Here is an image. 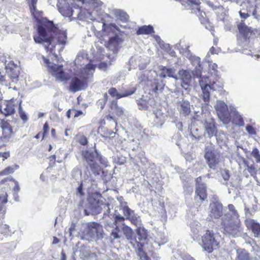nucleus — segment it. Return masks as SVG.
<instances>
[{"instance_id": "f257e3e1", "label": "nucleus", "mask_w": 260, "mask_h": 260, "mask_svg": "<svg viewBox=\"0 0 260 260\" xmlns=\"http://www.w3.org/2000/svg\"><path fill=\"white\" fill-rule=\"evenodd\" d=\"M38 35L34 36V41L38 44L46 43L45 49L52 53L55 58L58 56L55 53V46L53 44V39L56 37L59 44L64 46L66 44L67 36L66 31L58 29L52 21L45 20L37 27Z\"/></svg>"}, {"instance_id": "f03ea898", "label": "nucleus", "mask_w": 260, "mask_h": 260, "mask_svg": "<svg viewBox=\"0 0 260 260\" xmlns=\"http://www.w3.org/2000/svg\"><path fill=\"white\" fill-rule=\"evenodd\" d=\"M221 219L224 231L229 236L236 238L245 234L243 232V228L241 227L239 218H231L229 214H224Z\"/></svg>"}, {"instance_id": "7ed1b4c3", "label": "nucleus", "mask_w": 260, "mask_h": 260, "mask_svg": "<svg viewBox=\"0 0 260 260\" xmlns=\"http://www.w3.org/2000/svg\"><path fill=\"white\" fill-rule=\"evenodd\" d=\"M128 18L129 16L125 12L120 9H115V23L118 24V22H126L128 21ZM124 32L121 31L115 24V45L121 44L124 39ZM116 51L115 46V53Z\"/></svg>"}, {"instance_id": "20e7f679", "label": "nucleus", "mask_w": 260, "mask_h": 260, "mask_svg": "<svg viewBox=\"0 0 260 260\" xmlns=\"http://www.w3.org/2000/svg\"><path fill=\"white\" fill-rule=\"evenodd\" d=\"M219 240L218 234L214 233L213 231L207 230L202 236V241L200 243L204 250L211 253L218 246Z\"/></svg>"}, {"instance_id": "39448f33", "label": "nucleus", "mask_w": 260, "mask_h": 260, "mask_svg": "<svg viewBox=\"0 0 260 260\" xmlns=\"http://www.w3.org/2000/svg\"><path fill=\"white\" fill-rule=\"evenodd\" d=\"M43 58L44 62L47 64L49 72L55 78L56 81L67 82L70 79V75L64 71L62 65H57L55 63L51 64L48 59L44 57Z\"/></svg>"}, {"instance_id": "423d86ee", "label": "nucleus", "mask_w": 260, "mask_h": 260, "mask_svg": "<svg viewBox=\"0 0 260 260\" xmlns=\"http://www.w3.org/2000/svg\"><path fill=\"white\" fill-rule=\"evenodd\" d=\"M219 154L215 150L212 144L206 147L204 157L210 169H216L219 162Z\"/></svg>"}, {"instance_id": "0eeeda50", "label": "nucleus", "mask_w": 260, "mask_h": 260, "mask_svg": "<svg viewBox=\"0 0 260 260\" xmlns=\"http://www.w3.org/2000/svg\"><path fill=\"white\" fill-rule=\"evenodd\" d=\"M217 115L220 120L224 124L229 123L231 120L230 114L229 112L227 105L222 101L218 100L215 106Z\"/></svg>"}, {"instance_id": "6e6552de", "label": "nucleus", "mask_w": 260, "mask_h": 260, "mask_svg": "<svg viewBox=\"0 0 260 260\" xmlns=\"http://www.w3.org/2000/svg\"><path fill=\"white\" fill-rule=\"evenodd\" d=\"M192 71L189 70L180 69L178 72V80H180L181 85L187 93L190 91V86L191 85Z\"/></svg>"}, {"instance_id": "1a4fd4ad", "label": "nucleus", "mask_w": 260, "mask_h": 260, "mask_svg": "<svg viewBox=\"0 0 260 260\" xmlns=\"http://www.w3.org/2000/svg\"><path fill=\"white\" fill-rule=\"evenodd\" d=\"M182 41L180 40V42L175 45V48L178 50L181 54L183 55L186 58H188L192 62L193 66L201 67V59L200 57L193 55L190 50L188 49L189 45H181Z\"/></svg>"}, {"instance_id": "9d476101", "label": "nucleus", "mask_w": 260, "mask_h": 260, "mask_svg": "<svg viewBox=\"0 0 260 260\" xmlns=\"http://www.w3.org/2000/svg\"><path fill=\"white\" fill-rule=\"evenodd\" d=\"M121 231L125 235L126 238L128 240H129V243L132 246V242L133 241H136V242H138L135 236H134V233L132 229L130 227L123 224L120 225H116V227L115 228V239H119L120 238L121 236L118 233Z\"/></svg>"}, {"instance_id": "9b49d317", "label": "nucleus", "mask_w": 260, "mask_h": 260, "mask_svg": "<svg viewBox=\"0 0 260 260\" xmlns=\"http://www.w3.org/2000/svg\"><path fill=\"white\" fill-rule=\"evenodd\" d=\"M200 78L199 84L202 91V99L205 104L208 105L210 101V92L209 91L210 84L211 80L209 77L203 76Z\"/></svg>"}, {"instance_id": "f8f14e48", "label": "nucleus", "mask_w": 260, "mask_h": 260, "mask_svg": "<svg viewBox=\"0 0 260 260\" xmlns=\"http://www.w3.org/2000/svg\"><path fill=\"white\" fill-rule=\"evenodd\" d=\"M6 73L9 78L8 81L10 82V84L17 82L20 73L19 68L13 62H9L6 66Z\"/></svg>"}, {"instance_id": "ddd939ff", "label": "nucleus", "mask_w": 260, "mask_h": 260, "mask_svg": "<svg viewBox=\"0 0 260 260\" xmlns=\"http://www.w3.org/2000/svg\"><path fill=\"white\" fill-rule=\"evenodd\" d=\"M26 2L29 6L31 15L38 22L40 23L39 25H40L43 21L47 20L46 19H43L41 21L40 20L42 18L43 12L39 11L37 9L38 0H26Z\"/></svg>"}, {"instance_id": "4468645a", "label": "nucleus", "mask_w": 260, "mask_h": 260, "mask_svg": "<svg viewBox=\"0 0 260 260\" xmlns=\"http://www.w3.org/2000/svg\"><path fill=\"white\" fill-rule=\"evenodd\" d=\"M19 101L20 100L16 99L15 100L14 98L6 101L4 103L5 107L4 108L3 110L2 111V109H1L2 113L5 116L11 115L14 114L16 107L18 105H19V103H17V102Z\"/></svg>"}, {"instance_id": "2eb2a0df", "label": "nucleus", "mask_w": 260, "mask_h": 260, "mask_svg": "<svg viewBox=\"0 0 260 260\" xmlns=\"http://www.w3.org/2000/svg\"><path fill=\"white\" fill-rule=\"evenodd\" d=\"M245 224L248 229L252 231L255 238H260V224L257 221L248 218L245 220Z\"/></svg>"}, {"instance_id": "dca6fc26", "label": "nucleus", "mask_w": 260, "mask_h": 260, "mask_svg": "<svg viewBox=\"0 0 260 260\" xmlns=\"http://www.w3.org/2000/svg\"><path fill=\"white\" fill-rule=\"evenodd\" d=\"M209 216L211 218L217 219L222 215V205L219 202H214L210 204L209 206Z\"/></svg>"}, {"instance_id": "f3484780", "label": "nucleus", "mask_w": 260, "mask_h": 260, "mask_svg": "<svg viewBox=\"0 0 260 260\" xmlns=\"http://www.w3.org/2000/svg\"><path fill=\"white\" fill-rule=\"evenodd\" d=\"M238 28L245 39L256 37V34L258 32L257 29H253L251 27H248L245 24L239 25Z\"/></svg>"}, {"instance_id": "a211bd4d", "label": "nucleus", "mask_w": 260, "mask_h": 260, "mask_svg": "<svg viewBox=\"0 0 260 260\" xmlns=\"http://www.w3.org/2000/svg\"><path fill=\"white\" fill-rule=\"evenodd\" d=\"M124 215L128 219L135 225L137 228L141 226L142 225L141 220L140 217L136 214L134 211L129 209H126L123 213Z\"/></svg>"}, {"instance_id": "6ab92c4d", "label": "nucleus", "mask_w": 260, "mask_h": 260, "mask_svg": "<svg viewBox=\"0 0 260 260\" xmlns=\"http://www.w3.org/2000/svg\"><path fill=\"white\" fill-rule=\"evenodd\" d=\"M204 127L206 133L209 138L215 135L217 132L215 121L212 118L209 117L205 120Z\"/></svg>"}, {"instance_id": "aec40b11", "label": "nucleus", "mask_w": 260, "mask_h": 260, "mask_svg": "<svg viewBox=\"0 0 260 260\" xmlns=\"http://www.w3.org/2000/svg\"><path fill=\"white\" fill-rule=\"evenodd\" d=\"M159 76L162 78H165L167 77L173 78L176 80H178L177 76L175 75L176 69L174 68H168L164 66L159 67Z\"/></svg>"}, {"instance_id": "412c9836", "label": "nucleus", "mask_w": 260, "mask_h": 260, "mask_svg": "<svg viewBox=\"0 0 260 260\" xmlns=\"http://www.w3.org/2000/svg\"><path fill=\"white\" fill-rule=\"evenodd\" d=\"M195 200L198 202H202L207 199V190L206 185H199L196 186Z\"/></svg>"}, {"instance_id": "4be33fe9", "label": "nucleus", "mask_w": 260, "mask_h": 260, "mask_svg": "<svg viewBox=\"0 0 260 260\" xmlns=\"http://www.w3.org/2000/svg\"><path fill=\"white\" fill-rule=\"evenodd\" d=\"M132 247L138 251L140 258L142 260H149V258L146 253L143 251L142 248L144 246V243L141 242L133 241L132 242Z\"/></svg>"}, {"instance_id": "5701e85b", "label": "nucleus", "mask_w": 260, "mask_h": 260, "mask_svg": "<svg viewBox=\"0 0 260 260\" xmlns=\"http://www.w3.org/2000/svg\"><path fill=\"white\" fill-rule=\"evenodd\" d=\"M58 10L62 15L65 17H70L72 16V8L69 3L65 2L63 4H59L57 5Z\"/></svg>"}, {"instance_id": "b1692460", "label": "nucleus", "mask_w": 260, "mask_h": 260, "mask_svg": "<svg viewBox=\"0 0 260 260\" xmlns=\"http://www.w3.org/2000/svg\"><path fill=\"white\" fill-rule=\"evenodd\" d=\"M83 85L82 81L77 77H74L72 79L70 85V89L73 92H76L80 90Z\"/></svg>"}, {"instance_id": "393cba45", "label": "nucleus", "mask_w": 260, "mask_h": 260, "mask_svg": "<svg viewBox=\"0 0 260 260\" xmlns=\"http://www.w3.org/2000/svg\"><path fill=\"white\" fill-rule=\"evenodd\" d=\"M72 11L73 12L71 17H73L79 20H83L86 18L85 9H83L81 7L74 6Z\"/></svg>"}, {"instance_id": "a878e982", "label": "nucleus", "mask_w": 260, "mask_h": 260, "mask_svg": "<svg viewBox=\"0 0 260 260\" xmlns=\"http://www.w3.org/2000/svg\"><path fill=\"white\" fill-rule=\"evenodd\" d=\"M165 86V84L162 81H154L150 86V91L155 94H158L163 91Z\"/></svg>"}, {"instance_id": "bb28decb", "label": "nucleus", "mask_w": 260, "mask_h": 260, "mask_svg": "<svg viewBox=\"0 0 260 260\" xmlns=\"http://www.w3.org/2000/svg\"><path fill=\"white\" fill-rule=\"evenodd\" d=\"M190 105L188 101H182L180 104V113L184 116H186L190 113Z\"/></svg>"}, {"instance_id": "cd10ccee", "label": "nucleus", "mask_w": 260, "mask_h": 260, "mask_svg": "<svg viewBox=\"0 0 260 260\" xmlns=\"http://www.w3.org/2000/svg\"><path fill=\"white\" fill-rule=\"evenodd\" d=\"M13 234L14 232L9 225L7 224H2L0 225V234L8 237L11 236Z\"/></svg>"}, {"instance_id": "c85d7f7f", "label": "nucleus", "mask_w": 260, "mask_h": 260, "mask_svg": "<svg viewBox=\"0 0 260 260\" xmlns=\"http://www.w3.org/2000/svg\"><path fill=\"white\" fill-rule=\"evenodd\" d=\"M236 260H250L249 253L244 249H238L236 251Z\"/></svg>"}, {"instance_id": "c756f323", "label": "nucleus", "mask_w": 260, "mask_h": 260, "mask_svg": "<svg viewBox=\"0 0 260 260\" xmlns=\"http://www.w3.org/2000/svg\"><path fill=\"white\" fill-rule=\"evenodd\" d=\"M19 168V166L17 164H15L12 166H8L6 167L4 170L0 171V176H6L10 174H13L15 170Z\"/></svg>"}, {"instance_id": "7c9ffc66", "label": "nucleus", "mask_w": 260, "mask_h": 260, "mask_svg": "<svg viewBox=\"0 0 260 260\" xmlns=\"http://www.w3.org/2000/svg\"><path fill=\"white\" fill-rule=\"evenodd\" d=\"M223 83L218 79L211 81L209 85V91L212 90L213 91H220L223 88Z\"/></svg>"}, {"instance_id": "2f4dec72", "label": "nucleus", "mask_w": 260, "mask_h": 260, "mask_svg": "<svg viewBox=\"0 0 260 260\" xmlns=\"http://www.w3.org/2000/svg\"><path fill=\"white\" fill-rule=\"evenodd\" d=\"M152 32H154L153 28L150 25L139 27L137 30V35H148Z\"/></svg>"}, {"instance_id": "473e14b6", "label": "nucleus", "mask_w": 260, "mask_h": 260, "mask_svg": "<svg viewBox=\"0 0 260 260\" xmlns=\"http://www.w3.org/2000/svg\"><path fill=\"white\" fill-rule=\"evenodd\" d=\"M136 231L139 240L138 242H141L144 243V242L145 241L147 237L146 231L144 228H141V226H139L137 228Z\"/></svg>"}, {"instance_id": "72a5a7b5", "label": "nucleus", "mask_w": 260, "mask_h": 260, "mask_svg": "<svg viewBox=\"0 0 260 260\" xmlns=\"http://www.w3.org/2000/svg\"><path fill=\"white\" fill-rule=\"evenodd\" d=\"M186 2L188 3V6L190 7L191 9L196 10L194 12L200 11V7L199 6L201 4L200 0H187Z\"/></svg>"}, {"instance_id": "f704fd0d", "label": "nucleus", "mask_w": 260, "mask_h": 260, "mask_svg": "<svg viewBox=\"0 0 260 260\" xmlns=\"http://www.w3.org/2000/svg\"><path fill=\"white\" fill-rule=\"evenodd\" d=\"M8 181H12L15 183L13 190L15 192H18L20 190V187L18 184V182L15 180L12 177L10 176L9 177L5 178L0 181V185L4 184L6 182Z\"/></svg>"}, {"instance_id": "c9c22d12", "label": "nucleus", "mask_w": 260, "mask_h": 260, "mask_svg": "<svg viewBox=\"0 0 260 260\" xmlns=\"http://www.w3.org/2000/svg\"><path fill=\"white\" fill-rule=\"evenodd\" d=\"M83 156L88 165L95 162L94 154L92 152L86 150L83 153Z\"/></svg>"}, {"instance_id": "e433bc0d", "label": "nucleus", "mask_w": 260, "mask_h": 260, "mask_svg": "<svg viewBox=\"0 0 260 260\" xmlns=\"http://www.w3.org/2000/svg\"><path fill=\"white\" fill-rule=\"evenodd\" d=\"M233 122L239 126H243L244 124L242 116L237 111L233 113Z\"/></svg>"}, {"instance_id": "4c0bfd02", "label": "nucleus", "mask_w": 260, "mask_h": 260, "mask_svg": "<svg viewBox=\"0 0 260 260\" xmlns=\"http://www.w3.org/2000/svg\"><path fill=\"white\" fill-rule=\"evenodd\" d=\"M249 7V10L248 11V17L252 16L255 19H259V15L257 13V9L258 7L255 5L251 4V5H248Z\"/></svg>"}, {"instance_id": "58836bf2", "label": "nucleus", "mask_w": 260, "mask_h": 260, "mask_svg": "<svg viewBox=\"0 0 260 260\" xmlns=\"http://www.w3.org/2000/svg\"><path fill=\"white\" fill-rule=\"evenodd\" d=\"M103 209H105L107 210V213H104V217H105L106 216H109V214L110 213V208L109 207L108 204H104V203H100L99 201L98 202V212L97 213H101V210Z\"/></svg>"}, {"instance_id": "ea45409f", "label": "nucleus", "mask_w": 260, "mask_h": 260, "mask_svg": "<svg viewBox=\"0 0 260 260\" xmlns=\"http://www.w3.org/2000/svg\"><path fill=\"white\" fill-rule=\"evenodd\" d=\"M95 68L96 65L89 62L85 66V67L83 68V71L88 75L90 74L92 75L93 73L94 72Z\"/></svg>"}, {"instance_id": "a19ab883", "label": "nucleus", "mask_w": 260, "mask_h": 260, "mask_svg": "<svg viewBox=\"0 0 260 260\" xmlns=\"http://www.w3.org/2000/svg\"><path fill=\"white\" fill-rule=\"evenodd\" d=\"M90 168L95 175H100L102 172V170L100 166L95 162L91 164H89Z\"/></svg>"}, {"instance_id": "79ce46f5", "label": "nucleus", "mask_w": 260, "mask_h": 260, "mask_svg": "<svg viewBox=\"0 0 260 260\" xmlns=\"http://www.w3.org/2000/svg\"><path fill=\"white\" fill-rule=\"evenodd\" d=\"M135 91V88H133L132 90H126L124 92H118L116 89L115 88V96H116L117 99H119L122 97L127 96L128 95H130L134 93Z\"/></svg>"}, {"instance_id": "37998d69", "label": "nucleus", "mask_w": 260, "mask_h": 260, "mask_svg": "<svg viewBox=\"0 0 260 260\" xmlns=\"http://www.w3.org/2000/svg\"><path fill=\"white\" fill-rule=\"evenodd\" d=\"M17 103H19L18 112L20 117L24 122H26L28 118L26 114L22 110L21 107L22 101H17Z\"/></svg>"}, {"instance_id": "c03bdc74", "label": "nucleus", "mask_w": 260, "mask_h": 260, "mask_svg": "<svg viewBox=\"0 0 260 260\" xmlns=\"http://www.w3.org/2000/svg\"><path fill=\"white\" fill-rule=\"evenodd\" d=\"M228 208L230 210V211L231 212V214H229L231 218H234L237 219V218H239V216L238 214V212H237L236 210L235 209V208L234 206L232 204H230L228 205Z\"/></svg>"}, {"instance_id": "a18cd8bd", "label": "nucleus", "mask_w": 260, "mask_h": 260, "mask_svg": "<svg viewBox=\"0 0 260 260\" xmlns=\"http://www.w3.org/2000/svg\"><path fill=\"white\" fill-rule=\"evenodd\" d=\"M56 155H52L49 157V167L52 168L54 167L56 165V162L60 163L62 161L61 159L56 160Z\"/></svg>"}, {"instance_id": "49530a36", "label": "nucleus", "mask_w": 260, "mask_h": 260, "mask_svg": "<svg viewBox=\"0 0 260 260\" xmlns=\"http://www.w3.org/2000/svg\"><path fill=\"white\" fill-rule=\"evenodd\" d=\"M117 201L119 203V206L123 210V213L126 210V209H129L127 206V203L124 201L123 198L122 196L117 197Z\"/></svg>"}, {"instance_id": "de8ad7c7", "label": "nucleus", "mask_w": 260, "mask_h": 260, "mask_svg": "<svg viewBox=\"0 0 260 260\" xmlns=\"http://www.w3.org/2000/svg\"><path fill=\"white\" fill-rule=\"evenodd\" d=\"M0 83L2 85H4L6 86L9 87V88H11L10 87V82L5 79V76H4L2 73L0 72Z\"/></svg>"}, {"instance_id": "09e8293b", "label": "nucleus", "mask_w": 260, "mask_h": 260, "mask_svg": "<svg viewBox=\"0 0 260 260\" xmlns=\"http://www.w3.org/2000/svg\"><path fill=\"white\" fill-rule=\"evenodd\" d=\"M251 154L254 157L255 161L257 162L260 163V154L259 153L258 150L256 148L253 149Z\"/></svg>"}, {"instance_id": "8fccbe9b", "label": "nucleus", "mask_w": 260, "mask_h": 260, "mask_svg": "<svg viewBox=\"0 0 260 260\" xmlns=\"http://www.w3.org/2000/svg\"><path fill=\"white\" fill-rule=\"evenodd\" d=\"M220 174L224 181L229 180L230 175L229 171L225 169H222L220 171Z\"/></svg>"}, {"instance_id": "3c124183", "label": "nucleus", "mask_w": 260, "mask_h": 260, "mask_svg": "<svg viewBox=\"0 0 260 260\" xmlns=\"http://www.w3.org/2000/svg\"><path fill=\"white\" fill-rule=\"evenodd\" d=\"M114 105L113 101H111L110 104V108L111 109V111H109V113L108 114L106 115L105 116V118L107 120H111L113 119V106Z\"/></svg>"}, {"instance_id": "603ef678", "label": "nucleus", "mask_w": 260, "mask_h": 260, "mask_svg": "<svg viewBox=\"0 0 260 260\" xmlns=\"http://www.w3.org/2000/svg\"><path fill=\"white\" fill-rule=\"evenodd\" d=\"M49 124H48V122H46L44 125H43V134H42V140H43L45 138V137L48 134V132H49Z\"/></svg>"}, {"instance_id": "864d4df0", "label": "nucleus", "mask_w": 260, "mask_h": 260, "mask_svg": "<svg viewBox=\"0 0 260 260\" xmlns=\"http://www.w3.org/2000/svg\"><path fill=\"white\" fill-rule=\"evenodd\" d=\"M8 194L4 192L0 194V204H6L8 202Z\"/></svg>"}, {"instance_id": "5fc2aeb1", "label": "nucleus", "mask_w": 260, "mask_h": 260, "mask_svg": "<svg viewBox=\"0 0 260 260\" xmlns=\"http://www.w3.org/2000/svg\"><path fill=\"white\" fill-rule=\"evenodd\" d=\"M245 7H242V9L239 12L240 17L243 19H246L248 17L247 10H246Z\"/></svg>"}, {"instance_id": "6e6d98bb", "label": "nucleus", "mask_w": 260, "mask_h": 260, "mask_svg": "<svg viewBox=\"0 0 260 260\" xmlns=\"http://www.w3.org/2000/svg\"><path fill=\"white\" fill-rule=\"evenodd\" d=\"M192 75L197 78H200L202 76L201 67H196L195 68V70L192 72Z\"/></svg>"}, {"instance_id": "4d7b16f0", "label": "nucleus", "mask_w": 260, "mask_h": 260, "mask_svg": "<svg viewBox=\"0 0 260 260\" xmlns=\"http://www.w3.org/2000/svg\"><path fill=\"white\" fill-rule=\"evenodd\" d=\"M10 156L9 152H0V159L2 161H4L6 159Z\"/></svg>"}, {"instance_id": "13d9d810", "label": "nucleus", "mask_w": 260, "mask_h": 260, "mask_svg": "<svg viewBox=\"0 0 260 260\" xmlns=\"http://www.w3.org/2000/svg\"><path fill=\"white\" fill-rule=\"evenodd\" d=\"M115 113H116V114L118 116H121L123 114V110L122 108L119 107L115 103Z\"/></svg>"}, {"instance_id": "bf43d9fd", "label": "nucleus", "mask_w": 260, "mask_h": 260, "mask_svg": "<svg viewBox=\"0 0 260 260\" xmlns=\"http://www.w3.org/2000/svg\"><path fill=\"white\" fill-rule=\"evenodd\" d=\"M79 143L82 145H86L88 143V140L86 136H81L78 140Z\"/></svg>"}, {"instance_id": "052dcab7", "label": "nucleus", "mask_w": 260, "mask_h": 260, "mask_svg": "<svg viewBox=\"0 0 260 260\" xmlns=\"http://www.w3.org/2000/svg\"><path fill=\"white\" fill-rule=\"evenodd\" d=\"M99 132H100V131H101L102 132H103V134H101V135L103 137H108L109 136H110L111 134V132H109L107 130H106L107 132H105V128L103 127H99Z\"/></svg>"}, {"instance_id": "680f3d73", "label": "nucleus", "mask_w": 260, "mask_h": 260, "mask_svg": "<svg viewBox=\"0 0 260 260\" xmlns=\"http://www.w3.org/2000/svg\"><path fill=\"white\" fill-rule=\"evenodd\" d=\"M193 192V188L190 186H185L184 187V192L185 194H191Z\"/></svg>"}, {"instance_id": "e2e57ef3", "label": "nucleus", "mask_w": 260, "mask_h": 260, "mask_svg": "<svg viewBox=\"0 0 260 260\" xmlns=\"http://www.w3.org/2000/svg\"><path fill=\"white\" fill-rule=\"evenodd\" d=\"M223 23H224V28L226 30H231L232 28V25L230 23L228 18H223Z\"/></svg>"}, {"instance_id": "0e129e2a", "label": "nucleus", "mask_w": 260, "mask_h": 260, "mask_svg": "<svg viewBox=\"0 0 260 260\" xmlns=\"http://www.w3.org/2000/svg\"><path fill=\"white\" fill-rule=\"evenodd\" d=\"M115 225H117V223L118 221H123L124 219V217L121 215H117L115 214Z\"/></svg>"}, {"instance_id": "69168bd1", "label": "nucleus", "mask_w": 260, "mask_h": 260, "mask_svg": "<svg viewBox=\"0 0 260 260\" xmlns=\"http://www.w3.org/2000/svg\"><path fill=\"white\" fill-rule=\"evenodd\" d=\"M246 130L247 131V132L250 134H255V131L253 128V127L251 126V125H247L246 127Z\"/></svg>"}, {"instance_id": "338daca9", "label": "nucleus", "mask_w": 260, "mask_h": 260, "mask_svg": "<svg viewBox=\"0 0 260 260\" xmlns=\"http://www.w3.org/2000/svg\"><path fill=\"white\" fill-rule=\"evenodd\" d=\"M76 230V224L75 223H72L71 225L70 228L69 229V235L71 236L73 234V232H74Z\"/></svg>"}, {"instance_id": "774afa93", "label": "nucleus", "mask_w": 260, "mask_h": 260, "mask_svg": "<svg viewBox=\"0 0 260 260\" xmlns=\"http://www.w3.org/2000/svg\"><path fill=\"white\" fill-rule=\"evenodd\" d=\"M90 226L91 228L96 229V230H99L100 229H102V226H100V225L99 223L94 222H91L90 223Z\"/></svg>"}]
</instances>
